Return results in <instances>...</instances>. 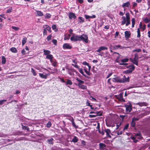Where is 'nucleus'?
I'll list each match as a JSON object with an SVG mask.
<instances>
[{
    "instance_id": "4d7b16f0",
    "label": "nucleus",
    "mask_w": 150,
    "mask_h": 150,
    "mask_svg": "<svg viewBox=\"0 0 150 150\" xmlns=\"http://www.w3.org/2000/svg\"><path fill=\"white\" fill-rule=\"evenodd\" d=\"M129 127V124H127L124 127L123 129V130H125L126 129H127L128 127Z\"/></svg>"
},
{
    "instance_id": "bb28decb",
    "label": "nucleus",
    "mask_w": 150,
    "mask_h": 150,
    "mask_svg": "<svg viewBox=\"0 0 150 150\" xmlns=\"http://www.w3.org/2000/svg\"><path fill=\"white\" fill-rule=\"evenodd\" d=\"M53 56L52 54H49L46 56V58L49 60H51V59H53Z\"/></svg>"
},
{
    "instance_id": "dca6fc26",
    "label": "nucleus",
    "mask_w": 150,
    "mask_h": 150,
    "mask_svg": "<svg viewBox=\"0 0 150 150\" xmlns=\"http://www.w3.org/2000/svg\"><path fill=\"white\" fill-rule=\"evenodd\" d=\"M76 79L77 80V81L78 82V86H80V85H82L84 83V81L81 80L79 78L77 77L76 78Z\"/></svg>"
},
{
    "instance_id": "c756f323",
    "label": "nucleus",
    "mask_w": 150,
    "mask_h": 150,
    "mask_svg": "<svg viewBox=\"0 0 150 150\" xmlns=\"http://www.w3.org/2000/svg\"><path fill=\"white\" fill-rule=\"evenodd\" d=\"M82 64L84 65L87 66L88 67L89 70H90L91 67L90 65H89L88 63L87 62H83Z\"/></svg>"
},
{
    "instance_id": "6ab92c4d",
    "label": "nucleus",
    "mask_w": 150,
    "mask_h": 150,
    "mask_svg": "<svg viewBox=\"0 0 150 150\" xmlns=\"http://www.w3.org/2000/svg\"><path fill=\"white\" fill-rule=\"evenodd\" d=\"M71 36V35L70 34H66L65 35L64 37V39L65 40H68L69 39L70 37Z\"/></svg>"
},
{
    "instance_id": "79ce46f5",
    "label": "nucleus",
    "mask_w": 150,
    "mask_h": 150,
    "mask_svg": "<svg viewBox=\"0 0 150 150\" xmlns=\"http://www.w3.org/2000/svg\"><path fill=\"white\" fill-rule=\"evenodd\" d=\"M134 119H132V121L131 122V125L132 127H134L135 125V122Z\"/></svg>"
},
{
    "instance_id": "5701e85b",
    "label": "nucleus",
    "mask_w": 150,
    "mask_h": 150,
    "mask_svg": "<svg viewBox=\"0 0 150 150\" xmlns=\"http://www.w3.org/2000/svg\"><path fill=\"white\" fill-rule=\"evenodd\" d=\"M37 14L38 16H43V13L40 11H36Z\"/></svg>"
},
{
    "instance_id": "bf43d9fd",
    "label": "nucleus",
    "mask_w": 150,
    "mask_h": 150,
    "mask_svg": "<svg viewBox=\"0 0 150 150\" xmlns=\"http://www.w3.org/2000/svg\"><path fill=\"white\" fill-rule=\"evenodd\" d=\"M52 42L55 45H56L57 41L55 39H53L52 41Z\"/></svg>"
},
{
    "instance_id": "cd10ccee",
    "label": "nucleus",
    "mask_w": 150,
    "mask_h": 150,
    "mask_svg": "<svg viewBox=\"0 0 150 150\" xmlns=\"http://www.w3.org/2000/svg\"><path fill=\"white\" fill-rule=\"evenodd\" d=\"M45 18H47L48 19L50 18L51 16V15L49 13H46L45 15H44Z\"/></svg>"
},
{
    "instance_id": "f704fd0d",
    "label": "nucleus",
    "mask_w": 150,
    "mask_h": 150,
    "mask_svg": "<svg viewBox=\"0 0 150 150\" xmlns=\"http://www.w3.org/2000/svg\"><path fill=\"white\" fill-rule=\"evenodd\" d=\"M132 27L134 28L135 24V20L134 18H132Z\"/></svg>"
},
{
    "instance_id": "393cba45",
    "label": "nucleus",
    "mask_w": 150,
    "mask_h": 150,
    "mask_svg": "<svg viewBox=\"0 0 150 150\" xmlns=\"http://www.w3.org/2000/svg\"><path fill=\"white\" fill-rule=\"evenodd\" d=\"M143 20L145 23H147L150 21V19L145 18L143 19Z\"/></svg>"
},
{
    "instance_id": "f8f14e48",
    "label": "nucleus",
    "mask_w": 150,
    "mask_h": 150,
    "mask_svg": "<svg viewBox=\"0 0 150 150\" xmlns=\"http://www.w3.org/2000/svg\"><path fill=\"white\" fill-rule=\"evenodd\" d=\"M69 17L70 19H75L76 18V16L74 13L72 12H70L69 14Z\"/></svg>"
},
{
    "instance_id": "412c9836",
    "label": "nucleus",
    "mask_w": 150,
    "mask_h": 150,
    "mask_svg": "<svg viewBox=\"0 0 150 150\" xmlns=\"http://www.w3.org/2000/svg\"><path fill=\"white\" fill-rule=\"evenodd\" d=\"M78 21L80 23H82L84 21V18L81 17H79L78 18Z\"/></svg>"
},
{
    "instance_id": "680f3d73",
    "label": "nucleus",
    "mask_w": 150,
    "mask_h": 150,
    "mask_svg": "<svg viewBox=\"0 0 150 150\" xmlns=\"http://www.w3.org/2000/svg\"><path fill=\"white\" fill-rule=\"evenodd\" d=\"M90 98H91V99H90L91 100L94 101H96V100L95 98H93L92 96H90Z\"/></svg>"
},
{
    "instance_id": "4468645a",
    "label": "nucleus",
    "mask_w": 150,
    "mask_h": 150,
    "mask_svg": "<svg viewBox=\"0 0 150 150\" xmlns=\"http://www.w3.org/2000/svg\"><path fill=\"white\" fill-rule=\"evenodd\" d=\"M39 75L42 78L46 79L47 78V76H48L49 74H44L39 73Z\"/></svg>"
},
{
    "instance_id": "aec40b11",
    "label": "nucleus",
    "mask_w": 150,
    "mask_h": 150,
    "mask_svg": "<svg viewBox=\"0 0 150 150\" xmlns=\"http://www.w3.org/2000/svg\"><path fill=\"white\" fill-rule=\"evenodd\" d=\"M78 70L79 72L83 76L85 77L86 76V75L84 73L83 69L82 68H80Z\"/></svg>"
},
{
    "instance_id": "052dcab7",
    "label": "nucleus",
    "mask_w": 150,
    "mask_h": 150,
    "mask_svg": "<svg viewBox=\"0 0 150 150\" xmlns=\"http://www.w3.org/2000/svg\"><path fill=\"white\" fill-rule=\"evenodd\" d=\"M97 116V115L95 114V115H89V116L91 118V117H95Z\"/></svg>"
},
{
    "instance_id": "423d86ee",
    "label": "nucleus",
    "mask_w": 150,
    "mask_h": 150,
    "mask_svg": "<svg viewBox=\"0 0 150 150\" xmlns=\"http://www.w3.org/2000/svg\"><path fill=\"white\" fill-rule=\"evenodd\" d=\"M125 106L126 107V112L127 113H129L132 110L131 104H129V105H125Z\"/></svg>"
},
{
    "instance_id": "0e129e2a",
    "label": "nucleus",
    "mask_w": 150,
    "mask_h": 150,
    "mask_svg": "<svg viewBox=\"0 0 150 150\" xmlns=\"http://www.w3.org/2000/svg\"><path fill=\"white\" fill-rule=\"evenodd\" d=\"M85 18L86 19H89V18H91V17H90V16H88V15H85Z\"/></svg>"
},
{
    "instance_id": "6e6d98bb",
    "label": "nucleus",
    "mask_w": 150,
    "mask_h": 150,
    "mask_svg": "<svg viewBox=\"0 0 150 150\" xmlns=\"http://www.w3.org/2000/svg\"><path fill=\"white\" fill-rule=\"evenodd\" d=\"M86 105L87 106H89L90 107H91L92 106V105H91L90 104V103L89 102V101L88 100H87V101H86Z\"/></svg>"
},
{
    "instance_id": "a19ab883",
    "label": "nucleus",
    "mask_w": 150,
    "mask_h": 150,
    "mask_svg": "<svg viewBox=\"0 0 150 150\" xmlns=\"http://www.w3.org/2000/svg\"><path fill=\"white\" fill-rule=\"evenodd\" d=\"M11 28L12 29L16 31H18L19 29V28L18 27L14 26H12Z\"/></svg>"
},
{
    "instance_id": "2eb2a0df",
    "label": "nucleus",
    "mask_w": 150,
    "mask_h": 150,
    "mask_svg": "<svg viewBox=\"0 0 150 150\" xmlns=\"http://www.w3.org/2000/svg\"><path fill=\"white\" fill-rule=\"evenodd\" d=\"M125 37L126 39L128 38L130 36V32L129 31H126L125 32Z\"/></svg>"
},
{
    "instance_id": "b1692460",
    "label": "nucleus",
    "mask_w": 150,
    "mask_h": 150,
    "mask_svg": "<svg viewBox=\"0 0 150 150\" xmlns=\"http://www.w3.org/2000/svg\"><path fill=\"white\" fill-rule=\"evenodd\" d=\"M10 51L12 52L16 53L17 52V50L14 47L11 48L10 49Z\"/></svg>"
},
{
    "instance_id": "a211bd4d",
    "label": "nucleus",
    "mask_w": 150,
    "mask_h": 150,
    "mask_svg": "<svg viewBox=\"0 0 150 150\" xmlns=\"http://www.w3.org/2000/svg\"><path fill=\"white\" fill-rule=\"evenodd\" d=\"M44 54V55L47 56L48 55L50 54L51 53L50 51L48 50H43Z\"/></svg>"
},
{
    "instance_id": "2f4dec72",
    "label": "nucleus",
    "mask_w": 150,
    "mask_h": 150,
    "mask_svg": "<svg viewBox=\"0 0 150 150\" xmlns=\"http://www.w3.org/2000/svg\"><path fill=\"white\" fill-rule=\"evenodd\" d=\"M129 69L130 70H131L130 71L132 72L134 70V69L135 68V67L134 65H130L129 66Z\"/></svg>"
},
{
    "instance_id": "4c0bfd02",
    "label": "nucleus",
    "mask_w": 150,
    "mask_h": 150,
    "mask_svg": "<svg viewBox=\"0 0 150 150\" xmlns=\"http://www.w3.org/2000/svg\"><path fill=\"white\" fill-rule=\"evenodd\" d=\"M53 139L52 138H51L49 139H48L47 141L48 142L49 144H53Z\"/></svg>"
},
{
    "instance_id": "603ef678",
    "label": "nucleus",
    "mask_w": 150,
    "mask_h": 150,
    "mask_svg": "<svg viewBox=\"0 0 150 150\" xmlns=\"http://www.w3.org/2000/svg\"><path fill=\"white\" fill-rule=\"evenodd\" d=\"M31 71L33 73V75L35 76L36 75V74L35 73V70L33 69V68L31 69Z\"/></svg>"
},
{
    "instance_id": "ea45409f",
    "label": "nucleus",
    "mask_w": 150,
    "mask_h": 150,
    "mask_svg": "<svg viewBox=\"0 0 150 150\" xmlns=\"http://www.w3.org/2000/svg\"><path fill=\"white\" fill-rule=\"evenodd\" d=\"M84 70L85 71V72L88 75H90V70H89L88 69V71L86 69H84Z\"/></svg>"
},
{
    "instance_id": "338daca9",
    "label": "nucleus",
    "mask_w": 150,
    "mask_h": 150,
    "mask_svg": "<svg viewBox=\"0 0 150 150\" xmlns=\"http://www.w3.org/2000/svg\"><path fill=\"white\" fill-rule=\"evenodd\" d=\"M21 53L23 55L25 53V51L24 49H23L21 51Z\"/></svg>"
},
{
    "instance_id": "7c9ffc66",
    "label": "nucleus",
    "mask_w": 150,
    "mask_h": 150,
    "mask_svg": "<svg viewBox=\"0 0 150 150\" xmlns=\"http://www.w3.org/2000/svg\"><path fill=\"white\" fill-rule=\"evenodd\" d=\"M6 59L4 56H2V61L1 63L3 64H4L6 63Z\"/></svg>"
},
{
    "instance_id": "a18cd8bd",
    "label": "nucleus",
    "mask_w": 150,
    "mask_h": 150,
    "mask_svg": "<svg viewBox=\"0 0 150 150\" xmlns=\"http://www.w3.org/2000/svg\"><path fill=\"white\" fill-rule=\"evenodd\" d=\"M52 29L54 30L55 31H57V29L56 28V26L55 25H53L52 26Z\"/></svg>"
},
{
    "instance_id": "a878e982",
    "label": "nucleus",
    "mask_w": 150,
    "mask_h": 150,
    "mask_svg": "<svg viewBox=\"0 0 150 150\" xmlns=\"http://www.w3.org/2000/svg\"><path fill=\"white\" fill-rule=\"evenodd\" d=\"M105 146V145L103 143H100L99 144L100 148L101 149H104Z\"/></svg>"
},
{
    "instance_id": "9b49d317",
    "label": "nucleus",
    "mask_w": 150,
    "mask_h": 150,
    "mask_svg": "<svg viewBox=\"0 0 150 150\" xmlns=\"http://www.w3.org/2000/svg\"><path fill=\"white\" fill-rule=\"evenodd\" d=\"M115 60L118 63L120 62V60L119 59V58L120 57V55L118 53L115 52Z\"/></svg>"
},
{
    "instance_id": "72a5a7b5",
    "label": "nucleus",
    "mask_w": 150,
    "mask_h": 150,
    "mask_svg": "<svg viewBox=\"0 0 150 150\" xmlns=\"http://www.w3.org/2000/svg\"><path fill=\"white\" fill-rule=\"evenodd\" d=\"M71 122L72 123V124L73 126L75 127H77L76 125H75V123L74 122V119L73 117H71Z\"/></svg>"
},
{
    "instance_id": "c85d7f7f",
    "label": "nucleus",
    "mask_w": 150,
    "mask_h": 150,
    "mask_svg": "<svg viewBox=\"0 0 150 150\" xmlns=\"http://www.w3.org/2000/svg\"><path fill=\"white\" fill-rule=\"evenodd\" d=\"M80 88L83 89H87V87L86 86L83 85H81L78 86Z\"/></svg>"
},
{
    "instance_id": "13d9d810",
    "label": "nucleus",
    "mask_w": 150,
    "mask_h": 150,
    "mask_svg": "<svg viewBox=\"0 0 150 150\" xmlns=\"http://www.w3.org/2000/svg\"><path fill=\"white\" fill-rule=\"evenodd\" d=\"M130 71L131 70H130L129 69L126 71H125L124 72L125 73H129L132 72V71Z\"/></svg>"
},
{
    "instance_id": "de8ad7c7",
    "label": "nucleus",
    "mask_w": 150,
    "mask_h": 150,
    "mask_svg": "<svg viewBox=\"0 0 150 150\" xmlns=\"http://www.w3.org/2000/svg\"><path fill=\"white\" fill-rule=\"evenodd\" d=\"M52 35H50L47 38V39L48 41H49L51 39Z\"/></svg>"
},
{
    "instance_id": "f03ea898",
    "label": "nucleus",
    "mask_w": 150,
    "mask_h": 150,
    "mask_svg": "<svg viewBox=\"0 0 150 150\" xmlns=\"http://www.w3.org/2000/svg\"><path fill=\"white\" fill-rule=\"evenodd\" d=\"M112 80L114 82L124 83L125 82L129 81V79L128 78H125V80H122V79H120L119 77H117L112 78Z\"/></svg>"
},
{
    "instance_id": "37998d69",
    "label": "nucleus",
    "mask_w": 150,
    "mask_h": 150,
    "mask_svg": "<svg viewBox=\"0 0 150 150\" xmlns=\"http://www.w3.org/2000/svg\"><path fill=\"white\" fill-rule=\"evenodd\" d=\"M137 37L138 38H139L140 37V31L139 28H138L137 30Z\"/></svg>"
},
{
    "instance_id": "5fc2aeb1",
    "label": "nucleus",
    "mask_w": 150,
    "mask_h": 150,
    "mask_svg": "<svg viewBox=\"0 0 150 150\" xmlns=\"http://www.w3.org/2000/svg\"><path fill=\"white\" fill-rule=\"evenodd\" d=\"M133 59H138V55L137 53H135L134 54V57Z\"/></svg>"
},
{
    "instance_id": "473e14b6",
    "label": "nucleus",
    "mask_w": 150,
    "mask_h": 150,
    "mask_svg": "<svg viewBox=\"0 0 150 150\" xmlns=\"http://www.w3.org/2000/svg\"><path fill=\"white\" fill-rule=\"evenodd\" d=\"M27 40V38H23L22 40V45H23L25 44Z\"/></svg>"
},
{
    "instance_id": "c9c22d12",
    "label": "nucleus",
    "mask_w": 150,
    "mask_h": 150,
    "mask_svg": "<svg viewBox=\"0 0 150 150\" xmlns=\"http://www.w3.org/2000/svg\"><path fill=\"white\" fill-rule=\"evenodd\" d=\"M72 84V83L71 81L69 79H67L66 83V85H71Z\"/></svg>"
},
{
    "instance_id": "f3484780",
    "label": "nucleus",
    "mask_w": 150,
    "mask_h": 150,
    "mask_svg": "<svg viewBox=\"0 0 150 150\" xmlns=\"http://www.w3.org/2000/svg\"><path fill=\"white\" fill-rule=\"evenodd\" d=\"M131 61L134 64L137 65H138V59H130Z\"/></svg>"
},
{
    "instance_id": "49530a36",
    "label": "nucleus",
    "mask_w": 150,
    "mask_h": 150,
    "mask_svg": "<svg viewBox=\"0 0 150 150\" xmlns=\"http://www.w3.org/2000/svg\"><path fill=\"white\" fill-rule=\"evenodd\" d=\"M51 122L49 121L47 123L46 127H47L49 128L51 126Z\"/></svg>"
},
{
    "instance_id": "ddd939ff",
    "label": "nucleus",
    "mask_w": 150,
    "mask_h": 150,
    "mask_svg": "<svg viewBox=\"0 0 150 150\" xmlns=\"http://www.w3.org/2000/svg\"><path fill=\"white\" fill-rule=\"evenodd\" d=\"M108 49V47L104 46L100 47L98 50H96V52H100L101 51L107 50Z\"/></svg>"
},
{
    "instance_id": "f257e3e1",
    "label": "nucleus",
    "mask_w": 150,
    "mask_h": 150,
    "mask_svg": "<svg viewBox=\"0 0 150 150\" xmlns=\"http://www.w3.org/2000/svg\"><path fill=\"white\" fill-rule=\"evenodd\" d=\"M130 24V14L129 12L125 14V16H122L121 18V25H123L125 24L126 26H127Z\"/></svg>"
},
{
    "instance_id": "8fccbe9b",
    "label": "nucleus",
    "mask_w": 150,
    "mask_h": 150,
    "mask_svg": "<svg viewBox=\"0 0 150 150\" xmlns=\"http://www.w3.org/2000/svg\"><path fill=\"white\" fill-rule=\"evenodd\" d=\"M78 141V139L76 137H75L73 139H72V141L74 142H76Z\"/></svg>"
},
{
    "instance_id": "9d476101",
    "label": "nucleus",
    "mask_w": 150,
    "mask_h": 150,
    "mask_svg": "<svg viewBox=\"0 0 150 150\" xmlns=\"http://www.w3.org/2000/svg\"><path fill=\"white\" fill-rule=\"evenodd\" d=\"M130 2L129 1H127L124 3L122 5V7L125 8H129L130 6Z\"/></svg>"
},
{
    "instance_id": "09e8293b",
    "label": "nucleus",
    "mask_w": 150,
    "mask_h": 150,
    "mask_svg": "<svg viewBox=\"0 0 150 150\" xmlns=\"http://www.w3.org/2000/svg\"><path fill=\"white\" fill-rule=\"evenodd\" d=\"M95 114H96L97 116H101L102 115V113L101 111H98L96 112Z\"/></svg>"
},
{
    "instance_id": "e433bc0d",
    "label": "nucleus",
    "mask_w": 150,
    "mask_h": 150,
    "mask_svg": "<svg viewBox=\"0 0 150 150\" xmlns=\"http://www.w3.org/2000/svg\"><path fill=\"white\" fill-rule=\"evenodd\" d=\"M22 128L23 129H26L28 131H29V128L27 126H23V125H22Z\"/></svg>"
},
{
    "instance_id": "e2e57ef3",
    "label": "nucleus",
    "mask_w": 150,
    "mask_h": 150,
    "mask_svg": "<svg viewBox=\"0 0 150 150\" xmlns=\"http://www.w3.org/2000/svg\"><path fill=\"white\" fill-rule=\"evenodd\" d=\"M137 4L136 2H133L132 5L133 7H136V6H137Z\"/></svg>"
},
{
    "instance_id": "0eeeda50",
    "label": "nucleus",
    "mask_w": 150,
    "mask_h": 150,
    "mask_svg": "<svg viewBox=\"0 0 150 150\" xmlns=\"http://www.w3.org/2000/svg\"><path fill=\"white\" fill-rule=\"evenodd\" d=\"M129 59L127 58H125L122 59L121 60V63H119V64L121 65H127V64L125 63L128 62Z\"/></svg>"
},
{
    "instance_id": "20e7f679",
    "label": "nucleus",
    "mask_w": 150,
    "mask_h": 150,
    "mask_svg": "<svg viewBox=\"0 0 150 150\" xmlns=\"http://www.w3.org/2000/svg\"><path fill=\"white\" fill-rule=\"evenodd\" d=\"M43 35H47V30L50 33H51V28L47 25H43Z\"/></svg>"
},
{
    "instance_id": "864d4df0",
    "label": "nucleus",
    "mask_w": 150,
    "mask_h": 150,
    "mask_svg": "<svg viewBox=\"0 0 150 150\" xmlns=\"http://www.w3.org/2000/svg\"><path fill=\"white\" fill-rule=\"evenodd\" d=\"M6 101V100H0V105L3 104L4 102Z\"/></svg>"
},
{
    "instance_id": "1a4fd4ad",
    "label": "nucleus",
    "mask_w": 150,
    "mask_h": 150,
    "mask_svg": "<svg viewBox=\"0 0 150 150\" xmlns=\"http://www.w3.org/2000/svg\"><path fill=\"white\" fill-rule=\"evenodd\" d=\"M142 138V137L141 136L140 134L139 133L137 134H135V136L131 137V138L132 140H134L137 138L139 139H141Z\"/></svg>"
},
{
    "instance_id": "3c124183",
    "label": "nucleus",
    "mask_w": 150,
    "mask_h": 150,
    "mask_svg": "<svg viewBox=\"0 0 150 150\" xmlns=\"http://www.w3.org/2000/svg\"><path fill=\"white\" fill-rule=\"evenodd\" d=\"M72 65L75 68L77 69H78L80 68V67L77 65L76 64H72Z\"/></svg>"
},
{
    "instance_id": "39448f33",
    "label": "nucleus",
    "mask_w": 150,
    "mask_h": 150,
    "mask_svg": "<svg viewBox=\"0 0 150 150\" xmlns=\"http://www.w3.org/2000/svg\"><path fill=\"white\" fill-rule=\"evenodd\" d=\"M80 35H78L74 33H73L72 36L70 38V40L71 41H80Z\"/></svg>"
},
{
    "instance_id": "69168bd1",
    "label": "nucleus",
    "mask_w": 150,
    "mask_h": 150,
    "mask_svg": "<svg viewBox=\"0 0 150 150\" xmlns=\"http://www.w3.org/2000/svg\"><path fill=\"white\" fill-rule=\"evenodd\" d=\"M20 93H21L20 91L19 90H17L16 91L15 94H19Z\"/></svg>"
},
{
    "instance_id": "c03bdc74",
    "label": "nucleus",
    "mask_w": 150,
    "mask_h": 150,
    "mask_svg": "<svg viewBox=\"0 0 150 150\" xmlns=\"http://www.w3.org/2000/svg\"><path fill=\"white\" fill-rule=\"evenodd\" d=\"M12 10V8L11 7H10L6 11V13H11Z\"/></svg>"
},
{
    "instance_id": "7ed1b4c3",
    "label": "nucleus",
    "mask_w": 150,
    "mask_h": 150,
    "mask_svg": "<svg viewBox=\"0 0 150 150\" xmlns=\"http://www.w3.org/2000/svg\"><path fill=\"white\" fill-rule=\"evenodd\" d=\"M80 41H82L86 43L88 42V37L87 35L83 34L80 35Z\"/></svg>"
},
{
    "instance_id": "58836bf2",
    "label": "nucleus",
    "mask_w": 150,
    "mask_h": 150,
    "mask_svg": "<svg viewBox=\"0 0 150 150\" xmlns=\"http://www.w3.org/2000/svg\"><path fill=\"white\" fill-rule=\"evenodd\" d=\"M141 50L140 49H137L135 50H134L132 51V52H140L141 51Z\"/></svg>"
},
{
    "instance_id": "6e6552de",
    "label": "nucleus",
    "mask_w": 150,
    "mask_h": 150,
    "mask_svg": "<svg viewBox=\"0 0 150 150\" xmlns=\"http://www.w3.org/2000/svg\"><path fill=\"white\" fill-rule=\"evenodd\" d=\"M71 47V46L68 43H65L63 45V48L64 49H70Z\"/></svg>"
},
{
    "instance_id": "4be33fe9",
    "label": "nucleus",
    "mask_w": 150,
    "mask_h": 150,
    "mask_svg": "<svg viewBox=\"0 0 150 150\" xmlns=\"http://www.w3.org/2000/svg\"><path fill=\"white\" fill-rule=\"evenodd\" d=\"M105 132L106 133V135L108 137H109L110 138H111V137L110 135V131L109 129H107L105 130Z\"/></svg>"
},
{
    "instance_id": "774afa93",
    "label": "nucleus",
    "mask_w": 150,
    "mask_h": 150,
    "mask_svg": "<svg viewBox=\"0 0 150 150\" xmlns=\"http://www.w3.org/2000/svg\"><path fill=\"white\" fill-rule=\"evenodd\" d=\"M52 64L53 66L55 67L56 66L57 63L56 62L54 61Z\"/></svg>"
}]
</instances>
